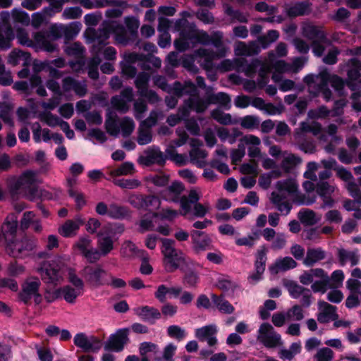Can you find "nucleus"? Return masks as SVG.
Returning <instances> with one entry per match:
<instances>
[{"label":"nucleus","mask_w":361,"mask_h":361,"mask_svg":"<svg viewBox=\"0 0 361 361\" xmlns=\"http://www.w3.org/2000/svg\"><path fill=\"white\" fill-rule=\"evenodd\" d=\"M317 197L309 194L298 192V185L293 178H288L276 182L275 190L270 197L271 202L281 214L287 215L291 210V200L298 204L311 205L316 202Z\"/></svg>","instance_id":"f257e3e1"},{"label":"nucleus","mask_w":361,"mask_h":361,"mask_svg":"<svg viewBox=\"0 0 361 361\" xmlns=\"http://www.w3.org/2000/svg\"><path fill=\"white\" fill-rule=\"evenodd\" d=\"M303 81L308 86V92L313 97L322 94L324 99L328 102L331 99L332 92L329 88V84L339 94L345 86L344 80L336 75H332L327 71H322L318 75H307Z\"/></svg>","instance_id":"f03ea898"},{"label":"nucleus","mask_w":361,"mask_h":361,"mask_svg":"<svg viewBox=\"0 0 361 361\" xmlns=\"http://www.w3.org/2000/svg\"><path fill=\"white\" fill-rule=\"evenodd\" d=\"M274 54L270 53L268 59L261 62L258 60L250 63V90L255 87V82L252 78V72L255 69L259 68V76L261 78L258 81L260 87L264 85L268 82V73L274 70L272 80L275 82H279L282 78V73H290V63L284 60H275Z\"/></svg>","instance_id":"7ed1b4c3"},{"label":"nucleus","mask_w":361,"mask_h":361,"mask_svg":"<svg viewBox=\"0 0 361 361\" xmlns=\"http://www.w3.org/2000/svg\"><path fill=\"white\" fill-rule=\"evenodd\" d=\"M161 252L163 255V264L167 273L180 270L188 264L185 255L180 250L175 247L176 242L170 238H161Z\"/></svg>","instance_id":"20e7f679"},{"label":"nucleus","mask_w":361,"mask_h":361,"mask_svg":"<svg viewBox=\"0 0 361 361\" xmlns=\"http://www.w3.org/2000/svg\"><path fill=\"white\" fill-rule=\"evenodd\" d=\"M311 133L314 136H319L321 140H326L325 135H321L322 125L318 122L303 121L300 124V127L295 130L294 137L295 140L300 145L301 150L305 153H313L315 151V146L312 142H305L303 140L305 134Z\"/></svg>","instance_id":"39448f33"},{"label":"nucleus","mask_w":361,"mask_h":361,"mask_svg":"<svg viewBox=\"0 0 361 361\" xmlns=\"http://www.w3.org/2000/svg\"><path fill=\"white\" fill-rule=\"evenodd\" d=\"M63 36V25H51L48 30H41L34 33L33 39L39 45V47L49 53H53L57 49V45L51 42V40H57Z\"/></svg>","instance_id":"423d86ee"},{"label":"nucleus","mask_w":361,"mask_h":361,"mask_svg":"<svg viewBox=\"0 0 361 361\" xmlns=\"http://www.w3.org/2000/svg\"><path fill=\"white\" fill-rule=\"evenodd\" d=\"M80 274L90 288H98L109 286V272L100 264L86 265L80 270Z\"/></svg>","instance_id":"0eeeda50"},{"label":"nucleus","mask_w":361,"mask_h":361,"mask_svg":"<svg viewBox=\"0 0 361 361\" xmlns=\"http://www.w3.org/2000/svg\"><path fill=\"white\" fill-rule=\"evenodd\" d=\"M129 331L128 328H122L111 334L104 343V350L109 352H121L130 341Z\"/></svg>","instance_id":"6e6552de"},{"label":"nucleus","mask_w":361,"mask_h":361,"mask_svg":"<svg viewBox=\"0 0 361 361\" xmlns=\"http://www.w3.org/2000/svg\"><path fill=\"white\" fill-rule=\"evenodd\" d=\"M257 338L265 347L275 348L283 344L281 337L269 324H262L258 331Z\"/></svg>","instance_id":"1a4fd4ad"},{"label":"nucleus","mask_w":361,"mask_h":361,"mask_svg":"<svg viewBox=\"0 0 361 361\" xmlns=\"http://www.w3.org/2000/svg\"><path fill=\"white\" fill-rule=\"evenodd\" d=\"M167 158V156L161 151L159 147L152 145L144 151V155L139 157L138 162L146 167L152 166L154 164L164 166Z\"/></svg>","instance_id":"9d476101"},{"label":"nucleus","mask_w":361,"mask_h":361,"mask_svg":"<svg viewBox=\"0 0 361 361\" xmlns=\"http://www.w3.org/2000/svg\"><path fill=\"white\" fill-rule=\"evenodd\" d=\"M190 238L192 249L196 255H200L204 251L214 250V248L211 235L204 231L192 230Z\"/></svg>","instance_id":"9b49d317"},{"label":"nucleus","mask_w":361,"mask_h":361,"mask_svg":"<svg viewBox=\"0 0 361 361\" xmlns=\"http://www.w3.org/2000/svg\"><path fill=\"white\" fill-rule=\"evenodd\" d=\"M107 24V30L110 34L114 35V38L117 44L123 46L134 43L137 38L131 37L128 30L121 23L116 20H106Z\"/></svg>","instance_id":"f8f14e48"},{"label":"nucleus","mask_w":361,"mask_h":361,"mask_svg":"<svg viewBox=\"0 0 361 361\" xmlns=\"http://www.w3.org/2000/svg\"><path fill=\"white\" fill-rule=\"evenodd\" d=\"M61 267L55 260L43 262L38 269L42 280L46 283H56L59 279Z\"/></svg>","instance_id":"ddd939ff"},{"label":"nucleus","mask_w":361,"mask_h":361,"mask_svg":"<svg viewBox=\"0 0 361 361\" xmlns=\"http://www.w3.org/2000/svg\"><path fill=\"white\" fill-rule=\"evenodd\" d=\"M73 343L86 353H97L102 346V341L99 338L93 336L88 338L85 333L77 334L74 336Z\"/></svg>","instance_id":"4468645a"},{"label":"nucleus","mask_w":361,"mask_h":361,"mask_svg":"<svg viewBox=\"0 0 361 361\" xmlns=\"http://www.w3.org/2000/svg\"><path fill=\"white\" fill-rule=\"evenodd\" d=\"M41 281L37 277L27 279L22 284V289L18 293V297L20 301L25 305H30L32 295L39 290Z\"/></svg>","instance_id":"2eb2a0df"},{"label":"nucleus","mask_w":361,"mask_h":361,"mask_svg":"<svg viewBox=\"0 0 361 361\" xmlns=\"http://www.w3.org/2000/svg\"><path fill=\"white\" fill-rule=\"evenodd\" d=\"M106 28L107 24L104 20L97 31H92L91 39L94 42L92 45V51L97 54L101 53L109 43L108 39L111 34Z\"/></svg>","instance_id":"dca6fc26"},{"label":"nucleus","mask_w":361,"mask_h":361,"mask_svg":"<svg viewBox=\"0 0 361 361\" xmlns=\"http://www.w3.org/2000/svg\"><path fill=\"white\" fill-rule=\"evenodd\" d=\"M268 250L265 245L260 246L255 254V273L250 276L251 279L257 282L262 278L267 262Z\"/></svg>","instance_id":"f3484780"},{"label":"nucleus","mask_w":361,"mask_h":361,"mask_svg":"<svg viewBox=\"0 0 361 361\" xmlns=\"http://www.w3.org/2000/svg\"><path fill=\"white\" fill-rule=\"evenodd\" d=\"M346 286L350 292L345 301L346 306L349 308L358 306L361 302V282L355 279H349Z\"/></svg>","instance_id":"a211bd4d"},{"label":"nucleus","mask_w":361,"mask_h":361,"mask_svg":"<svg viewBox=\"0 0 361 361\" xmlns=\"http://www.w3.org/2000/svg\"><path fill=\"white\" fill-rule=\"evenodd\" d=\"M279 37L276 30H269L266 35L260 36L255 42H250V55L257 54L261 49L267 48L272 42H275Z\"/></svg>","instance_id":"6ab92c4d"},{"label":"nucleus","mask_w":361,"mask_h":361,"mask_svg":"<svg viewBox=\"0 0 361 361\" xmlns=\"http://www.w3.org/2000/svg\"><path fill=\"white\" fill-rule=\"evenodd\" d=\"M335 188L334 185H330L327 182L321 181L317 183L316 190L323 200L322 208L334 206L335 202L332 199L331 195L334 192Z\"/></svg>","instance_id":"aec40b11"},{"label":"nucleus","mask_w":361,"mask_h":361,"mask_svg":"<svg viewBox=\"0 0 361 361\" xmlns=\"http://www.w3.org/2000/svg\"><path fill=\"white\" fill-rule=\"evenodd\" d=\"M297 264V262L290 257H279L269 267V271L271 274L275 275L294 269Z\"/></svg>","instance_id":"412c9836"},{"label":"nucleus","mask_w":361,"mask_h":361,"mask_svg":"<svg viewBox=\"0 0 361 361\" xmlns=\"http://www.w3.org/2000/svg\"><path fill=\"white\" fill-rule=\"evenodd\" d=\"M136 314L143 322L151 325L154 324L161 317V313L158 309L148 305L139 308Z\"/></svg>","instance_id":"4be33fe9"},{"label":"nucleus","mask_w":361,"mask_h":361,"mask_svg":"<svg viewBox=\"0 0 361 361\" xmlns=\"http://www.w3.org/2000/svg\"><path fill=\"white\" fill-rule=\"evenodd\" d=\"M319 314L317 319L320 323H327L334 320L336 317V307L326 302L319 301Z\"/></svg>","instance_id":"5701e85b"},{"label":"nucleus","mask_w":361,"mask_h":361,"mask_svg":"<svg viewBox=\"0 0 361 361\" xmlns=\"http://www.w3.org/2000/svg\"><path fill=\"white\" fill-rule=\"evenodd\" d=\"M281 158L282 160L280 164L281 169H279L285 173L291 172L302 162V159L300 157L288 151H284Z\"/></svg>","instance_id":"b1692460"},{"label":"nucleus","mask_w":361,"mask_h":361,"mask_svg":"<svg viewBox=\"0 0 361 361\" xmlns=\"http://www.w3.org/2000/svg\"><path fill=\"white\" fill-rule=\"evenodd\" d=\"M18 220L13 215L7 216L1 226V232L5 240L15 239L17 235Z\"/></svg>","instance_id":"393cba45"},{"label":"nucleus","mask_w":361,"mask_h":361,"mask_svg":"<svg viewBox=\"0 0 361 361\" xmlns=\"http://www.w3.org/2000/svg\"><path fill=\"white\" fill-rule=\"evenodd\" d=\"M302 35L309 40L325 41L326 37L324 32L317 26L311 23H305L302 27Z\"/></svg>","instance_id":"a878e982"},{"label":"nucleus","mask_w":361,"mask_h":361,"mask_svg":"<svg viewBox=\"0 0 361 361\" xmlns=\"http://www.w3.org/2000/svg\"><path fill=\"white\" fill-rule=\"evenodd\" d=\"M180 271L183 274V283L187 287L196 288L200 279L198 271L188 264L181 268Z\"/></svg>","instance_id":"bb28decb"},{"label":"nucleus","mask_w":361,"mask_h":361,"mask_svg":"<svg viewBox=\"0 0 361 361\" xmlns=\"http://www.w3.org/2000/svg\"><path fill=\"white\" fill-rule=\"evenodd\" d=\"M216 287L222 290L224 295H229L233 293L237 284L229 276L221 275L216 279Z\"/></svg>","instance_id":"cd10ccee"},{"label":"nucleus","mask_w":361,"mask_h":361,"mask_svg":"<svg viewBox=\"0 0 361 361\" xmlns=\"http://www.w3.org/2000/svg\"><path fill=\"white\" fill-rule=\"evenodd\" d=\"M326 253L322 248H310L303 259V264L306 267H312L317 262L324 259Z\"/></svg>","instance_id":"c85d7f7f"},{"label":"nucleus","mask_w":361,"mask_h":361,"mask_svg":"<svg viewBox=\"0 0 361 361\" xmlns=\"http://www.w3.org/2000/svg\"><path fill=\"white\" fill-rule=\"evenodd\" d=\"M130 214V209L126 206L111 203L109 204V217L113 219H124Z\"/></svg>","instance_id":"c756f323"},{"label":"nucleus","mask_w":361,"mask_h":361,"mask_svg":"<svg viewBox=\"0 0 361 361\" xmlns=\"http://www.w3.org/2000/svg\"><path fill=\"white\" fill-rule=\"evenodd\" d=\"M125 231V226L121 223H113L105 225L98 233V236H111L114 238L116 235H121Z\"/></svg>","instance_id":"7c9ffc66"},{"label":"nucleus","mask_w":361,"mask_h":361,"mask_svg":"<svg viewBox=\"0 0 361 361\" xmlns=\"http://www.w3.org/2000/svg\"><path fill=\"white\" fill-rule=\"evenodd\" d=\"M224 297V294L220 295L212 294V300L214 305L221 313L231 314L234 311V307Z\"/></svg>","instance_id":"2f4dec72"},{"label":"nucleus","mask_w":361,"mask_h":361,"mask_svg":"<svg viewBox=\"0 0 361 361\" xmlns=\"http://www.w3.org/2000/svg\"><path fill=\"white\" fill-rule=\"evenodd\" d=\"M324 276V270L319 268L305 271L300 276L299 281L303 285L312 284L317 277Z\"/></svg>","instance_id":"473e14b6"},{"label":"nucleus","mask_w":361,"mask_h":361,"mask_svg":"<svg viewBox=\"0 0 361 361\" xmlns=\"http://www.w3.org/2000/svg\"><path fill=\"white\" fill-rule=\"evenodd\" d=\"M105 128L106 132L112 136H117L120 132V128L118 126V116L116 114L113 115L111 111L106 114Z\"/></svg>","instance_id":"72a5a7b5"},{"label":"nucleus","mask_w":361,"mask_h":361,"mask_svg":"<svg viewBox=\"0 0 361 361\" xmlns=\"http://www.w3.org/2000/svg\"><path fill=\"white\" fill-rule=\"evenodd\" d=\"M218 329L215 324H209L195 329V336L200 341H205L209 336L216 335Z\"/></svg>","instance_id":"f704fd0d"},{"label":"nucleus","mask_w":361,"mask_h":361,"mask_svg":"<svg viewBox=\"0 0 361 361\" xmlns=\"http://www.w3.org/2000/svg\"><path fill=\"white\" fill-rule=\"evenodd\" d=\"M310 11L308 2H298L287 8V14L290 17H295L307 14Z\"/></svg>","instance_id":"c9c22d12"},{"label":"nucleus","mask_w":361,"mask_h":361,"mask_svg":"<svg viewBox=\"0 0 361 361\" xmlns=\"http://www.w3.org/2000/svg\"><path fill=\"white\" fill-rule=\"evenodd\" d=\"M13 109L12 104L2 102H0V118L10 127L14 126V121L11 118V113Z\"/></svg>","instance_id":"e433bc0d"},{"label":"nucleus","mask_w":361,"mask_h":361,"mask_svg":"<svg viewBox=\"0 0 361 361\" xmlns=\"http://www.w3.org/2000/svg\"><path fill=\"white\" fill-rule=\"evenodd\" d=\"M15 39V32L12 26H7L5 29V35L0 33V50L5 51L12 47V41Z\"/></svg>","instance_id":"4c0bfd02"},{"label":"nucleus","mask_w":361,"mask_h":361,"mask_svg":"<svg viewBox=\"0 0 361 361\" xmlns=\"http://www.w3.org/2000/svg\"><path fill=\"white\" fill-rule=\"evenodd\" d=\"M61 295L68 303H74L76 298L82 295L84 292L73 288L72 286L66 285L60 288Z\"/></svg>","instance_id":"58836bf2"},{"label":"nucleus","mask_w":361,"mask_h":361,"mask_svg":"<svg viewBox=\"0 0 361 361\" xmlns=\"http://www.w3.org/2000/svg\"><path fill=\"white\" fill-rule=\"evenodd\" d=\"M200 196L195 190H191L188 197L183 196L180 200V207L185 213H188L191 210V204L198 203Z\"/></svg>","instance_id":"ea45409f"},{"label":"nucleus","mask_w":361,"mask_h":361,"mask_svg":"<svg viewBox=\"0 0 361 361\" xmlns=\"http://www.w3.org/2000/svg\"><path fill=\"white\" fill-rule=\"evenodd\" d=\"M298 217L305 225L312 226L317 224L320 218L317 217L315 212L308 209H304L298 212Z\"/></svg>","instance_id":"a19ab883"},{"label":"nucleus","mask_w":361,"mask_h":361,"mask_svg":"<svg viewBox=\"0 0 361 361\" xmlns=\"http://www.w3.org/2000/svg\"><path fill=\"white\" fill-rule=\"evenodd\" d=\"M189 107L195 111L197 114H202L204 113L207 109L208 108V106L211 104L209 95L208 94L206 99H202L201 98H197V99H189Z\"/></svg>","instance_id":"79ce46f5"},{"label":"nucleus","mask_w":361,"mask_h":361,"mask_svg":"<svg viewBox=\"0 0 361 361\" xmlns=\"http://www.w3.org/2000/svg\"><path fill=\"white\" fill-rule=\"evenodd\" d=\"M6 241V253L13 258H23V251L20 250L19 245V240L16 238L15 239H9Z\"/></svg>","instance_id":"37998d69"},{"label":"nucleus","mask_w":361,"mask_h":361,"mask_svg":"<svg viewBox=\"0 0 361 361\" xmlns=\"http://www.w3.org/2000/svg\"><path fill=\"white\" fill-rule=\"evenodd\" d=\"M338 258L342 265L350 263L351 266H354L356 265L359 261V257L356 252L344 249H341L338 251Z\"/></svg>","instance_id":"c03bdc74"},{"label":"nucleus","mask_w":361,"mask_h":361,"mask_svg":"<svg viewBox=\"0 0 361 361\" xmlns=\"http://www.w3.org/2000/svg\"><path fill=\"white\" fill-rule=\"evenodd\" d=\"M209 95L212 104H219L226 110L230 109L231 98L228 94L221 92L217 94H210Z\"/></svg>","instance_id":"a18cd8bd"},{"label":"nucleus","mask_w":361,"mask_h":361,"mask_svg":"<svg viewBox=\"0 0 361 361\" xmlns=\"http://www.w3.org/2000/svg\"><path fill=\"white\" fill-rule=\"evenodd\" d=\"M135 171V166L132 162L126 161L122 163L118 168L112 169L109 172L111 177L126 176L132 174Z\"/></svg>","instance_id":"49530a36"},{"label":"nucleus","mask_w":361,"mask_h":361,"mask_svg":"<svg viewBox=\"0 0 361 361\" xmlns=\"http://www.w3.org/2000/svg\"><path fill=\"white\" fill-rule=\"evenodd\" d=\"M282 176L281 171L279 169L271 170L270 172L264 173L259 178V185L264 189H267L271 182L272 178H277Z\"/></svg>","instance_id":"de8ad7c7"},{"label":"nucleus","mask_w":361,"mask_h":361,"mask_svg":"<svg viewBox=\"0 0 361 361\" xmlns=\"http://www.w3.org/2000/svg\"><path fill=\"white\" fill-rule=\"evenodd\" d=\"M177 350V346L173 343H168L163 349L161 356H155L154 361H175L174 355Z\"/></svg>","instance_id":"09e8293b"},{"label":"nucleus","mask_w":361,"mask_h":361,"mask_svg":"<svg viewBox=\"0 0 361 361\" xmlns=\"http://www.w3.org/2000/svg\"><path fill=\"white\" fill-rule=\"evenodd\" d=\"M15 37H16L18 43L23 46H26L31 48L39 47L35 40L33 42L29 38L28 33L24 28H18L16 30V35H15Z\"/></svg>","instance_id":"8fccbe9b"},{"label":"nucleus","mask_w":361,"mask_h":361,"mask_svg":"<svg viewBox=\"0 0 361 361\" xmlns=\"http://www.w3.org/2000/svg\"><path fill=\"white\" fill-rule=\"evenodd\" d=\"M311 286L312 290L314 293H324L326 291L327 286L330 283V279L327 273L324 271V276L317 277Z\"/></svg>","instance_id":"3c124183"},{"label":"nucleus","mask_w":361,"mask_h":361,"mask_svg":"<svg viewBox=\"0 0 361 361\" xmlns=\"http://www.w3.org/2000/svg\"><path fill=\"white\" fill-rule=\"evenodd\" d=\"M167 336L178 341L184 340L188 334L186 331L178 325H171L166 329Z\"/></svg>","instance_id":"603ef678"},{"label":"nucleus","mask_w":361,"mask_h":361,"mask_svg":"<svg viewBox=\"0 0 361 361\" xmlns=\"http://www.w3.org/2000/svg\"><path fill=\"white\" fill-rule=\"evenodd\" d=\"M135 76L136 78L135 80V87L138 90L139 93L140 91H143V90L148 88L149 82L151 77L149 73H146L145 71L140 72Z\"/></svg>","instance_id":"864d4df0"},{"label":"nucleus","mask_w":361,"mask_h":361,"mask_svg":"<svg viewBox=\"0 0 361 361\" xmlns=\"http://www.w3.org/2000/svg\"><path fill=\"white\" fill-rule=\"evenodd\" d=\"M352 68L348 71V79L351 81H355L360 78L361 61L357 59H352L350 61Z\"/></svg>","instance_id":"5fc2aeb1"},{"label":"nucleus","mask_w":361,"mask_h":361,"mask_svg":"<svg viewBox=\"0 0 361 361\" xmlns=\"http://www.w3.org/2000/svg\"><path fill=\"white\" fill-rule=\"evenodd\" d=\"M288 322H300L305 318L302 307L300 305H294L286 311Z\"/></svg>","instance_id":"6e6d98bb"},{"label":"nucleus","mask_w":361,"mask_h":361,"mask_svg":"<svg viewBox=\"0 0 361 361\" xmlns=\"http://www.w3.org/2000/svg\"><path fill=\"white\" fill-rule=\"evenodd\" d=\"M79 229V226L73 221L68 220L59 228V233L65 237L69 238L75 234V231Z\"/></svg>","instance_id":"4d7b16f0"},{"label":"nucleus","mask_w":361,"mask_h":361,"mask_svg":"<svg viewBox=\"0 0 361 361\" xmlns=\"http://www.w3.org/2000/svg\"><path fill=\"white\" fill-rule=\"evenodd\" d=\"M103 237L98 240V246L102 255L106 256L114 248V241L111 236L102 235Z\"/></svg>","instance_id":"13d9d810"},{"label":"nucleus","mask_w":361,"mask_h":361,"mask_svg":"<svg viewBox=\"0 0 361 361\" xmlns=\"http://www.w3.org/2000/svg\"><path fill=\"white\" fill-rule=\"evenodd\" d=\"M225 13L233 20H238L241 23H247L246 16L238 10H235L228 4H224Z\"/></svg>","instance_id":"bf43d9fd"},{"label":"nucleus","mask_w":361,"mask_h":361,"mask_svg":"<svg viewBox=\"0 0 361 361\" xmlns=\"http://www.w3.org/2000/svg\"><path fill=\"white\" fill-rule=\"evenodd\" d=\"M137 134V142L140 145H145L152 141V131L145 127L140 126Z\"/></svg>","instance_id":"052dcab7"},{"label":"nucleus","mask_w":361,"mask_h":361,"mask_svg":"<svg viewBox=\"0 0 361 361\" xmlns=\"http://www.w3.org/2000/svg\"><path fill=\"white\" fill-rule=\"evenodd\" d=\"M139 353L141 357H147V354L153 353L157 354L159 352V345L154 343L144 341L139 345Z\"/></svg>","instance_id":"680f3d73"},{"label":"nucleus","mask_w":361,"mask_h":361,"mask_svg":"<svg viewBox=\"0 0 361 361\" xmlns=\"http://www.w3.org/2000/svg\"><path fill=\"white\" fill-rule=\"evenodd\" d=\"M125 24L131 37L138 38L139 20L133 16H127L125 18Z\"/></svg>","instance_id":"e2e57ef3"},{"label":"nucleus","mask_w":361,"mask_h":361,"mask_svg":"<svg viewBox=\"0 0 361 361\" xmlns=\"http://www.w3.org/2000/svg\"><path fill=\"white\" fill-rule=\"evenodd\" d=\"M212 117L222 125L233 123L231 114H226L219 109H214L211 113Z\"/></svg>","instance_id":"0e129e2a"},{"label":"nucleus","mask_w":361,"mask_h":361,"mask_svg":"<svg viewBox=\"0 0 361 361\" xmlns=\"http://www.w3.org/2000/svg\"><path fill=\"white\" fill-rule=\"evenodd\" d=\"M331 114V111L326 106H320L317 109H311L307 113L310 119L325 118Z\"/></svg>","instance_id":"69168bd1"},{"label":"nucleus","mask_w":361,"mask_h":361,"mask_svg":"<svg viewBox=\"0 0 361 361\" xmlns=\"http://www.w3.org/2000/svg\"><path fill=\"white\" fill-rule=\"evenodd\" d=\"M161 205V201L159 197L154 195H144V209H157Z\"/></svg>","instance_id":"338daca9"},{"label":"nucleus","mask_w":361,"mask_h":361,"mask_svg":"<svg viewBox=\"0 0 361 361\" xmlns=\"http://www.w3.org/2000/svg\"><path fill=\"white\" fill-rule=\"evenodd\" d=\"M334 357L333 350L329 348L324 347L317 350L314 359L316 361H331Z\"/></svg>","instance_id":"774afa93"}]
</instances>
